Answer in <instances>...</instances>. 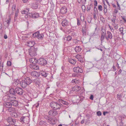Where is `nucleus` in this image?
Listing matches in <instances>:
<instances>
[{
    "mask_svg": "<svg viewBox=\"0 0 126 126\" xmlns=\"http://www.w3.org/2000/svg\"><path fill=\"white\" fill-rule=\"evenodd\" d=\"M96 114L98 116H99L101 115L102 113L101 111H99L97 112Z\"/></svg>",
    "mask_w": 126,
    "mask_h": 126,
    "instance_id": "09e8293b",
    "label": "nucleus"
},
{
    "mask_svg": "<svg viewBox=\"0 0 126 126\" xmlns=\"http://www.w3.org/2000/svg\"><path fill=\"white\" fill-rule=\"evenodd\" d=\"M79 80L77 79H73L71 81L72 83H74L76 84H78L79 83Z\"/></svg>",
    "mask_w": 126,
    "mask_h": 126,
    "instance_id": "c9c22d12",
    "label": "nucleus"
},
{
    "mask_svg": "<svg viewBox=\"0 0 126 126\" xmlns=\"http://www.w3.org/2000/svg\"><path fill=\"white\" fill-rule=\"evenodd\" d=\"M40 81L39 79L37 78L33 80V83L36 85H39L40 84Z\"/></svg>",
    "mask_w": 126,
    "mask_h": 126,
    "instance_id": "393cba45",
    "label": "nucleus"
},
{
    "mask_svg": "<svg viewBox=\"0 0 126 126\" xmlns=\"http://www.w3.org/2000/svg\"><path fill=\"white\" fill-rule=\"evenodd\" d=\"M38 5L36 3H34L32 4L33 8L34 9H36L37 8Z\"/></svg>",
    "mask_w": 126,
    "mask_h": 126,
    "instance_id": "c03bdc74",
    "label": "nucleus"
},
{
    "mask_svg": "<svg viewBox=\"0 0 126 126\" xmlns=\"http://www.w3.org/2000/svg\"><path fill=\"white\" fill-rule=\"evenodd\" d=\"M123 29L124 28L123 27H122L120 28H119V31L121 33L120 34H121L123 35L124 34L123 33Z\"/></svg>",
    "mask_w": 126,
    "mask_h": 126,
    "instance_id": "a18cd8bd",
    "label": "nucleus"
},
{
    "mask_svg": "<svg viewBox=\"0 0 126 126\" xmlns=\"http://www.w3.org/2000/svg\"><path fill=\"white\" fill-rule=\"evenodd\" d=\"M15 99L12 100H11L10 102L12 104V105L15 106H17L18 105V102L16 100H15Z\"/></svg>",
    "mask_w": 126,
    "mask_h": 126,
    "instance_id": "b1692460",
    "label": "nucleus"
},
{
    "mask_svg": "<svg viewBox=\"0 0 126 126\" xmlns=\"http://www.w3.org/2000/svg\"><path fill=\"white\" fill-rule=\"evenodd\" d=\"M55 110H50L48 112L49 115L52 116H56L58 114V113L57 111Z\"/></svg>",
    "mask_w": 126,
    "mask_h": 126,
    "instance_id": "f8f14e48",
    "label": "nucleus"
},
{
    "mask_svg": "<svg viewBox=\"0 0 126 126\" xmlns=\"http://www.w3.org/2000/svg\"><path fill=\"white\" fill-rule=\"evenodd\" d=\"M121 17H122V19L126 23V19L125 18L124 16H121Z\"/></svg>",
    "mask_w": 126,
    "mask_h": 126,
    "instance_id": "338daca9",
    "label": "nucleus"
},
{
    "mask_svg": "<svg viewBox=\"0 0 126 126\" xmlns=\"http://www.w3.org/2000/svg\"><path fill=\"white\" fill-rule=\"evenodd\" d=\"M93 98L94 97L93 95L92 94L91 95L90 97V99L92 100H93Z\"/></svg>",
    "mask_w": 126,
    "mask_h": 126,
    "instance_id": "774afa93",
    "label": "nucleus"
},
{
    "mask_svg": "<svg viewBox=\"0 0 126 126\" xmlns=\"http://www.w3.org/2000/svg\"><path fill=\"white\" fill-rule=\"evenodd\" d=\"M115 66L114 65V64L112 66V68L114 69L113 71H115L116 70V68H115Z\"/></svg>",
    "mask_w": 126,
    "mask_h": 126,
    "instance_id": "0e129e2a",
    "label": "nucleus"
},
{
    "mask_svg": "<svg viewBox=\"0 0 126 126\" xmlns=\"http://www.w3.org/2000/svg\"><path fill=\"white\" fill-rule=\"evenodd\" d=\"M24 116H22L20 118L19 120L20 122L22 124H25V122L24 121Z\"/></svg>",
    "mask_w": 126,
    "mask_h": 126,
    "instance_id": "58836bf2",
    "label": "nucleus"
},
{
    "mask_svg": "<svg viewBox=\"0 0 126 126\" xmlns=\"http://www.w3.org/2000/svg\"><path fill=\"white\" fill-rule=\"evenodd\" d=\"M20 83L19 81L18 80H17L15 81L14 85L17 86Z\"/></svg>",
    "mask_w": 126,
    "mask_h": 126,
    "instance_id": "a19ab883",
    "label": "nucleus"
},
{
    "mask_svg": "<svg viewBox=\"0 0 126 126\" xmlns=\"http://www.w3.org/2000/svg\"><path fill=\"white\" fill-rule=\"evenodd\" d=\"M72 38L71 36H68L66 37L65 39L67 41H71L72 39Z\"/></svg>",
    "mask_w": 126,
    "mask_h": 126,
    "instance_id": "79ce46f5",
    "label": "nucleus"
},
{
    "mask_svg": "<svg viewBox=\"0 0 126 126\" xmlns=\"http://www.w3.org/2000/svg\"><path fill=\"white\" fill-rule=\"evenodd\" d=\"M62 26L63 27H66L70 25V23L66 19H64L62 22Z\"/></svg>",
    "mask_w": 126,
    "mask_h": 126,
    "instance_id": "1a4fd4ad",
    "label": "nucleus"
},
{
    "mask_svg": "<svg viewBox=\"0 0 126 126\" xmlns=\"http://www.w3.org/2000/svg\"><path fill=\"white\" fill-rule=\"evenodd\" d=\"M121 74L123 75H126V70H122V72L121 73Z\"/></svg>",
    "mask_w": 126,
    "mask_h": 126,
    "instance_id": "603ef678",
    "label": "nucleus"
},
{
    "mask_svg": "<svg viewBox=\"0 0 126 126\" xmlns=\"http://www.w3.org/2000/svg\"><path fill=\"white\" fill-rule=\"evenodd\" d=\"M73 70L74 72L77 73H81L83 71L82 69L79 66L74 67Z\"/></svg>",
    "mask_w": 126,
    "mask_h": 126,
    "instance_id": "0eeeda50",
    "label": "nucleus"
},
{
    "mask_svg": "<svg viewBox=\"0 0 126 126\" xmlns=\"http://www.w3.org/2000/svg\"><path fill=\"white\" fill-rule=\"evenodd\" d=\"M32 37L34 38H37L39 40H42L44 37V35L43 33L40 34L39 32L37 31L33 34Z\"/></svg>",
    "mask_w": 126,
    "mask_h": 126,
    "instance_id": "7ed1b4c3",
    "label": "nucleus"
},
{
    "mask_svg": "<svg viewBox=\"0 0 126 126\" xmlns=\"http://www.w3.org/2000/svg\"><path fill=\"white\" fill-rule=\"evenodd\" d=\"M94 5L95 6H96L97 5V3L96 0H94Z\"/></svg>",
    "mask_w": 126,
    "mask_h": 126,
    "instance_id": "680f3d73",
    "label": "nucleus"
},
{
    "mask_svg": "<svg viewBox=\"0 0 126 126\" xmlns=\"http://www.w3.org/2000/svg\"><path fill=\"white\" fill-rule=\"evenodd\" d=\"M8 111L10 112H16V109L15 108L10 107L8 109Z\"/></svg>",
    "mask_w": 126,
    "mask_h": 126,
    "instance_id": "7c9ffc66",
    "label": "nucleus"
},
{
    "mask_svg": "<svg viewBox=\"0 0 126 126\" xmlns=\"http://www.w3.org/2000/svg\"><path fill=\"white\" fill-rule=\"evenodd\" d=\"M28 85L32 82V80L29 77H26L23 79Z\"/></svg>",
    "mask_w": 126,
    "mask_h": 126,
    "instance_id": "dca6fc26",
    "label": "nucleus"
},
{
    "mask_svg": "<svg viewBox=\"0 0 126 126\" xmlns=\"http://www.w3.org/2000/svg\"><path fill=\"white\" fill-rule=\"evenodd\" d=\"M37 61V63L41 66H45L46 65L47 63V61L44 58H41Z\"/></svg>",
    "mask_w": 126,
    "mask_h": 126,
    "instance_id": "20e7f679",
    "label": "nucleus"
},
{
    "mask_svg": "<svg viewBox=\"0 0 126 126\" xmlns=\"http://www.w3.org/2000/svg\"><path fill=\"white\" fill-rule=\"evenodd\" d=\"M6 121L9 124L14 125L16 124V121L15 119L12 118V117H9L6 119Z\"/></svg>",
    "mask_w": 126,
    "mask_h": 126,
    "instance_id": "423d86ee",
    "label": "nucleus"
},
{
    "mask_svg": "<svg viewBox=\"0 0 126 126\" xmlns=\"http://www.w3.org/2000/svg\"><path fill=\"white\" fill-rule=\"evenodd\" d=\"M30 67L32 69L37 70L39 69L38 66L37 65L35 64H30Z\"/></svg>",
    "mask_w": 126,
    "mask_h": 126,
    "instance_id": "aec40b11",
    "label": "nucleus"
},
{
    "mask_svg": "<svg viewBox=\"0 0 126 126\" xmlns=\"http://www.w3.org/2000/svg\"><path fill=\"white\" fill-rule=\"evenodd\" d=\"M124 117H121V121L119 123L120 125V126H124V123L123 122L124 120Z\"/></svg>",
    "mask_w": 126,
    "mask_h": 126,
    "instance_id": "72a5a7b5",
    "label": "nucleus"
},
{
    "mask_svg": "<svg viewBox=\"0 0 126 126\" xmlns=\"http://www.w3.org/2000/svg\"><path fill=\"white\" fill-rule=\"evenodd\" d=\"M117 5L118 9L119 10H120L121 8H120L119 4L118 1H117Z\"/></svg>",
    "mask_w": 126,
    "mask_h": 126,
    "instance_id": "052dcab7",
    "label": "nucleus"
},
{
    "mask_svg": "<svg viewBox=\"0 0 126 126\" xmlns=\"http://www.w3.org/2000/svg\"><path fill=\"white\" fill-rule=\"evenodd\" d=\"M48 118L47 119V121L50 124L53 125L55 124V120H54L52 118L48 117Z\"/></svg>",
    "mask_w": 126,
    "mask_h": 126,
    "instance_id": "a211bd4d",
    "label": "nucleus"
},
{
    "mask_svg": "<svg viewBox=\"0 0 126 126\" xmlns=\"http://www.w3.org/2000/svg\"><path fill=\"white\" fill-rule=\"evenodd\" d=\"M84 22L85 23V24L84 25V26H85V28H84V29H82V34H83V35H85L86 34V31H85V28H86V21H85Z\"/></svg>",
    "mask_w": 126,
    "mask_h": 126,
    "instance_id": "e433bc0d",
    "label": "nucleus"
},
{
    "mask_svg": "<svg viewBox=\"0 0 126 126\" xmlns=\"http://www.w3.org/2000/svg\"><path fill=\"white\" fill-rule=\"evenodd\" d=\"M11 117L14 118H17L18 117V115L17 113L16 112H13L11 113Z\"/></svg>",
    "mask_w": 126,
    "mask_h": 126,
    "instance_id": "473e14b6",
    "label": "nucleus"
},
{
    "mask_svg": "<svg viewBox=\"0 0 126 126\" xmlns=\"http://www.w3.org/2000/svg\"><path fill=\"white\" fill-rule=\"evenodd\" d=\"M29 11L27 9V11L25 10L22 11V14H27L29 12Z\"/></svg>",
    "mask_w": 126,
    "mask_h": 126,
    "instance_id": "37998d69",
    "label": "nucleus"
},
{
    "mask_svg": "<svg viewBox=\"0 0 126 126\" xmlns=\"http://www.w3.org/2000/svg\"><path fill=\"white\" fill-rule=\"evenodd\" d=\"M80 89V87L79 86H76L74 87L72 90L75 91V92H77L79 91Z\"/></svg>",
    "mask_w": 126,
    "mask_h": 126,
    "instance_id": "cd10ccee",
    "label": "nucleus"
},
{
    "mask_svg": "<svg viewBox=\"0 0 126 126\" xmlns=\"http://www.w3.org/2000/svg\"><path fill=\"white\" fill-rule=\"evenodd\" d=\"M16 6L15 5H13L12 8V11L14 13V11H15L16 10Z\"/></svg>",
    "mask_w": 126,
    "mask_h": 126,
    "instance_id": "864d4df0",
    "label": "nucleus"
},
{
    "mask_svg": "<svg viewBox=\"0 0 126 126\" xmlns=\"http://www.w3.org/2000/svg\"><path fill=\"white\" fill-rule=\"evenodd\" d=\"M67 8L65 6H63L60 9V13L62 14H65L67 12Z\"/></svg>",
    "mask_w": 126,
    "mask_h": 126,
    "instance_id": "6ab92c4d",
    "label": "nucleus"
},
{
    "mask_svg": "<svg viewBox=\"0 0 126 126\" xmlns=\"http://www.w3.org/2000/svg\"><path fill=\"white\" fill-rule=\"evenodd\" d=\"M5 108H9L12 106V104L10 102H5L3 104Z\"/></svg>",
    "mask_w": 126,
    "mask_h": 126,
    "instance_id": "412c9836",
    "label": "nucleus"
},
{
    "mask_svg": "<svg viewBox=\"0 0 126 126\" xmlns=\"http://www.w3.org/2000/svg\"><path fill=\"white\" fill-rule=\"evenodd\" d=\"M61 69L63 72H65L66 70L65 69V67L64 66H63L61 67Z\"/></svg>",
    "mask_w": 126,
    "mask_h": 126,
    "instance_id": "13d9d810",
    "label": "nucleus"
},
{
    "mask_svg": "<svg viewBox=\"0 0 126 126\" xmlns=\"http://www.w3.org/2000/svg\"><path fill=\"white\" fill-rule=\"evenodd\" d=\"M34 106H35V107L36 108H37L39 106V104L38 102V103H37L36 104H35L34 105Z\"/></svg>",
    "mask_w": 126,
    "mask_h": 126,
    "instance_id": "e2e57ef3",
    "label": "nucleus"
},
{
    "mask_svg": "<svg viewBox=\"0 0 126 126\" xmlns=\"http://www.w3.org/2000/svg\"><path fill=\"white\" fill-rule=\"evenodd\" d=\"M31 74L32 77L35 78L39 77L40 76L39 72H38L36 71L32 72L31 73Z\"/></svg>",
    "mask_w": 126,
    "mask_h": 126,
    "instance_id": "f3484780",
    "label": "nucleus"
},
{
    "mask_svg": "<svg viewBox=\"0 0 126 126\" xmlns=\"http://www.w3.org/2000/svg\"><path fill=\"white\" fill-rule=\"evenodd\" d=\"M50 106L54 110H60L63 105L59 102L52 101L50 103Z\"/></svg>",
    "mask_w": 126,
    "mask_h": 126,
    "instance_id": "f257e3e1",
    "label": "nucleus"
},
{
    "mask_svg": "<svg viewBox=\"0 0 126 126\" xmlns=\"http://www.w3.org/2000/svg\"><path fill=\"white\" fill-rule=\"evenodd\" d=\"M11 19L10 18H9L8 20L7 21H6L7 22V23L8 24V26H9V24L11 22Z\"/></svg>",
    "mask_w": 126,
    "mask_h": 126,
    "instance_id": "6e6d98bb",
    "label": "nucleus"
},
{
    "mask_svg": "<svg viewBox=\"0 0 126 126\" xmlns=\"http://www.w3.org/2000/svg\"><path fill=\"white\" fill-rule=\"evenodd\" d=\"M18 12L16 11L15 13V19H14V21H15V20L17 19V17L18 16Z\"/></svg>",
    "mask_w": 126,
    "mask_h": 126,
    "instance_id": "de8ad7c7",
    "label": "nucleus"
},
{
    "mask_svg": "<svg viewBox=\"0 0 126 126\" xmlns=\"http://www.w3.org/2000/svg\"><path fill=\"white\" fill-rule=\"evenodd\" d=\"M68 61L70 63L73 64H75L76 63V60L72 59H69Z\"/></svg>",
    "mask_w": 126,
    "mask_h": 126,
    "instance_id": "2f4dec72",
    "label": "nucleus"
},
{
    "mask_svg": "<svg viewBox=\"0 0 126 126\" xmlns=\"http://www.w3.org/2000/svg\"><path fill=\"white\" fill-rule=\"evenodd\" d=\"M77 102L80 103L82 101L84 98V97L82 96L78 95L76 96Z\"/></svg>",
    "mask_w": 126,
    "mask_h": 126,
    "instance_id": "4468645a",
    "label": "nucleus"
},
{
    "mask_svg": "<svg viewBox=\"0 0 126 126\" xmlns=\"http://www.w3.org/2000/svg\"><path fill=\"white\" fill-rule=\"evenodd\" d=\"M58 101L59 102V103H61V104L62 103L63 104L66 105H69V103L68 101L65 100L59 99L58 100Z\"/></svg>",
    "mask_w": 126,
    "mask_h": 126,
    "instance_id": "4be33fe9",
    "label": "nucleus"
},
{
    "mask_svg": "<svg viewBox=\"0 0 126 126\" xmlns=\"http://www.w3.org/2000/svg\"><path fill=\"white\" fill-rule=\"evenodd\" d=\"M7 65L8 66H10L11 65V62L10 61H8L7 63Z\"/></svg>",
    "mask_w": 126,
    "mask_h": 126,
    "instance_id": "4d7b16f0",
    "label": "nucleus"
},
{
    "mask_svg": "<svg viewBox=\"0 0 126 126\" xmlns=\"http://www.w3.org/2000/svg\"><path fill=\"white\" fill-rule=\"evenodd\" d=\"M37 47H31L29 50L30 55L32 57L34 56L37 55Z\"/></svg>",
    "mask_w": 126,
    "mask_h": 126,
    "instance_id": "f03ea898",
    "label": "nucleus"
},
{
    "mask_svg": "<svg viewBox=\"0 0 126 126\" xmlns=\"http://www.w3.org/2000/svg\"><path fill=\"white\" fill-rule=\"evenodd\" d=\"M20 85L23 88H25L28 86L27 84H26L23 79L22 80V81L20 82Z\"/></svg>",
    "mask_w": 126,
    "mask_h": 126,
    "instance_id": "a878e982",
    "label": "nucleus"
},
{
    "mask_svg": "<svg viewBox=\"0 0 126 126\" xmlns=\"http://www.w3.org/2000/svg\"><path fill=\"white\" fill-rule=\"evenodd\" d=\"M37 60L35 58H32L29 59V62L31 63H32L33 64H35L36 63H37L36 60Z\"/></svg>",
    "mask_w": 126,
    "mask_h": 126,
    "instance_id": "bb28decb",
    "label": "nucleus"
},
{
    "mask_svg": "<svg viewBox=\"0 0 126 126\" xmlns=\"http://www.w3.org/2000/svg\"><path fill=\"white\" fill-rule=\"evenodd\" d=\"M24 121L25 122V123H27L28 124L30 121V119L29 117L28 116H24Z\"/></svg>",
    "mask_w": 126,
    "mask_h": 126,
    "instance_id": "c756f323",
    "label": "nucleus"
},
{
    "mask_svg": "<svg viewBox=\"0 0 126 126\" xmlns=\"http://www.w3.org/2000/svg\"><path fill=\"white\" fill-rule=\"evenodd\" d=\"M107 35L105 36V38L107 40H108L109 39H111L112 38V35L111 32L107 31Z\"/></svg>",
    "mask_w": 126,
    "mask_h": 126,
    "instance_id": "9b49d317",
    "label": "nucleus"
},
{
    "mask_svg": "<svg viewBox=\"0 0 126 126\" xmlns=\"http://www.w3.org/2000/svg\"><path fill=\"white\" fill-rule=\"evenodd\" d=\"M81 48L79 46H76L75 48V50L77 52H78L81 50Z\"/></svg>",
    "mask_w": 126,
    "mask_h": 126,
    "instance_id": "4c0bfd02",
    "label": "nucleus"
},
{
    "mask_svg": "<svg viewBox=\"0 0 126 126\" xmlns=\"http://www.w3.org/2000/svg\"><path fill=\"white\" fill-rule=\"evenodd\" d=\"M83 59L82 57L80 58L79 59H78V60L79 61V62L81 63V65L82 66H84V63L83 61Z\"/></svg>",
    "mask_w": 126,
    "mask_h": 126,
    "instance_id": "f704fd0d",
    "label": "nucleus"
},
{
    "mask_svg": "<svg viewBox=\"0 0 126 126\" xmlns=\"http://www.w3.org/2000/svg\"><path fill=\"white\" fill-rule=\"evenodd\" d=\"M10 94L9 95H11L12 97H14V99H15L16 98V91L14 88H11L9 90Z\"/></svg>",
    "mask_w": 126,
    "mask_h": 126,
    "instance_id": "6e6552de",
    "label": "nucleus"
},
{
    "mask_svg": "<svg viewBox=\"0 0 126 126\" xmlns=\"http://www.w3.org/2000/svg\"><path fill=\"white\" fill-rule=\"evenodd\" d=\"M15 90L16 93L19 95H22L23 93V91L22 89L18 87L16 88Z\"/></svg>",
    "mask_w": 126,
    "mask_h": 126,
    "instance_id": "9d476101",
    "label": "nucleus"
},
{
    "mask_svg": "<svg viewBox=\"0 0 126 126\" xmlns=\"http://www.w3.org/2000/svg\"><path fill=\"white\" fill-rule=\"evenodd\" d=\"M27 44L28 46L31 47H33V46L35 44L34 41H33L27 42Z\"/></svg>",
    "mask_w": 126,
    "mask_h": 126,
    "instance_id": "5701e85b",
    "label": "nucleus"
},
{
    "mask_svg": "<svg viewBox=\"0 0 126 126\" xmlns=\"http://www.w3.org/2000/svg\"><path fill=\"white\" fill-rule=\"evenodd\" d=\"M94 18L95 20H96L97 19L96 15V14L94 13Z\"/></svg>",
    "mask_w": 126,
    "mask_h": 126,
    "instance_id": "69168bd1",
    "label": "nucleus"
},
{
    "mask_svg": "<svg viewBox=\"0 0 126 126\" xmlns=\"http://www.w3.org/2000/svg\"><path fill=\"white\" fill-rule=\"evenodd\" d=\"M28 85L32 82V80L29 77H26L23 79Z\"/></svg>",
    "mask_w": 126,
    "mask_h": 126,
    "instance_id": "2eb2a0df",
    "label": "nucleus"
},
{
    "mask_svg": "<svg viewBox=\"0 0 126 126\" xmlns=\"http://www.w3.org/2000/svg\"><path fill=\"white\" fill-rule=\"evenodd\" d=\"M101 31V35H106V30L105 29H102Z\"/></svg>",
    "mask_w": 126,
    "mask_h": 126,
    "instance_id": "ea45409f",
    "label": "nucleus"
},
{
    "mask_svg": "<svg viewBox=\"0 0 126 126\" xmlns=\"http://www.w3.org/2000/svg\"><path fill=\"white\" fill-rule=\"evenodd\" d=\"M32 17L34 18L35 19L38 17L39 16L38 13H32Z\"/></svg>",
    "mask_w": 126,
    "mask_h": 126,
    "instance_id": "c85d7f7f",
    "label": "nucleus"
},
{
    "mask_svg": "<svg viewBox=\"0 0 126 126\" xmlns=\"http://www.w3.org/2000/svg\"><path fill=\"white\" fill-rule=\"evenodd\" d=\"M106 36V35H101V42H104L105 37Z\"/></svg>",
    "mask_w": 126,
    "mask_h": 126,
    "instance_id": "49530a36",
    "label": "nucleus"
},
{
    "mask_svg": "<svg viewBox=\"0 0 126 126\" xmlns=\"http://www.w3.org/2000/svg\"><path fill=\"white\" fill-rule=\"evenodd\" d=\"M82 57L81 56L79 55H77L76 56V58H77L78 60V59H79L80 58H81Z\"/></svg>",
    "mask_w": 126,
    "mask_h": 126,
    "instance_id": "5fc2aeb1",
    "label": "nucleus"
},
{
    "mask_svg": "<svg viewBox=\"0 0 126 126\" xmlns=\"http://www.w3.org/2000/svg\"><path fill=\"white\" fill-rule=\"evenodd\" d=\"M98 9L100 11H101L102 10V7L101 5H100L98 6Z\"/></svg>",
    "mask_w": 126,
    "mask_h": 126,
    "instance_id": "8fccbe9b",
    "label": "nucleus"
},
{
    "mask_svg": "<svg viewBox=\"0 0 126 126\" xmlns=\"http://www.w3.org/2000/svg\"><path fill=\"white\" fill-rule=\"evenodd\" d=\"M14 97L12 96L11 95L7 94L3 97V100L5 102H10L12 100L14 99Z\"/></svg>",
    "mask_w": 126,
    "mask_h": 126,
    "instance_id": "39448f33",
    "label": "nucleus"
},
{
    "mask_svg": "<svg viewBox=\"0 0 126 126\" xmlns=\"http://www.w3.org/2000/svg\"><path fill=\"white\" fill-rule=\"evenodd\" d=\"M40 76H41L42 77L46 78L49 75L47 72L41 71L39 72Z\"/></svg>",
    "mask_w": 126,
    "mask_h": 126,
    "instance_id": "ddd939ff",
    "label": "nucleus"
},
{
    "mask_svg": "<svg viewBox=\"0 0 126 126\" xmlns=\"http://www.w3.org/2000/svg\"><path fill=\"white\" fill-rule=\"evenodd\" d=\"M77 25L78 26H79L80 24V21L79 20V19H78V18H77Z\"/></svg>",
    "mask_w": 126,
    "mask_h": 126,
    "instance_id": "bf43d9fd",
    "label": "nucleus"
},
{
    "mask_svg": "<svg viewBox=\"0 0 126 126\" xmlns=\"http://www.w3.org/2000/svg\"><path fill=\"white\" fill-rule=\"evenodd\" d=\"M86 10L87 11H89L91 9V8L89 6V5H87Z\"/></svg>",
    "mask_w": 126,
    "mask_h": 126,
    "instance_id": "3c124183",
    "label": "nucleus"
}]
</instances>
